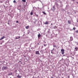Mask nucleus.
<instances>
[{
	"instance_id": "nucleus-1",
	"label": "nucleus",
	"mask_w": 78,
	"mask_h": 78,
	"mask_svg": "<svg viewBox=\"0 0 78 78\" xmlns=\"http://www.w3.org/2000/svg\"><path fill=\"white\" fill-rule=\"evenodd\" d=\"M8 69V66H3L2 67V70H7Z\"/></svg>"
},
{
	"instance_id": "nucleus-2",
	"label": "nucleus",
	"mask_w": 78,
	"mask_h": 78,
	"mask_svg": "<svg viewBox=\"0 0 78 78\" xmlns=\"http://www.w3.org/2000/svg\"><path fill=\"white\" fill-rule=\"evenodd\" d=\"M61 52L62 55H64V49H61Z\"/></svg>"
},
{
	"instance_id": "nucleus-3",
	"label": "nucleus",
	"mask_w": 78,
	"mask_h": 78,
	"mask_svg": "<svg viewBox=\"0 0 78 78\" xmlns=\"http://www.w3.org/2000/svg\"><path fill=\"white\" fill-rule=\"evenodd\" d=\"M51 10L53 11H54L55 10V5H53V7L51 8Z\"/></svg>"
},
{
	"instance_id": "nucleus-4",
	"label": "nucleus",
	"mask_w": 78,
	"mask_h": 78,
	"mask_svg": "<svg viewBox=\"0 0 78 78\" xmlns=\"http://www.w3.org/2000/svg\"><path fill=\"white\" fill-rule=\"evenodd\" d=\"M36 55H40L39 51H37L35 52Z\"/></svg>"
},
{
	"instance_id": "nucleus-5",
	"label": "nucleus",
	"mask_w": 78,
	"mask_h": 78,
	"mask_svg": "<svg viewBox=\"0 0 78 78\" xmlns=\"http://www.w3.org/2000/svg\"><path fill=\"white\" fill-rule=\"evenodd\" d=\"M17 77L18 78H22V76H20V75L19 74L17 76Z\"/></svg>"
},
{
	"instance_id": "nucleus-6",
	"label": "nucleus",
	"mask_w": 78,
	"mask_h": 78,
	"mask_svg": "<svg viewBox=\"0 0 78 78\" xmlns=\"http://www.w3.org/2000/svg\"><path fill=\"white\" fill-rule=\"evenodd\" d=\"M73 41V37H70V41Z\"/></svg>"
},
{
	"instance_id": "nucleus-7",
	"label": "nucleus",
	"mask_w": 78,
	"mask_h": 78,
	"mask_svg": "<svg viewBox=\"0 0 78 78\" xmlns=\"http://www.w3.org/2000/svg\"><path fill=\"white\" fill-rule=\"evenodd\" d=\"M5 38V36H3L0 39V41L1 40H2V39H3Z\"/></svg>"
},
{
	"instance_id": "nucleus-8",
	"label": "nucleus",
	"mask_w": 78,
	"mask_h": 78,
	"mask_svg": "<svg viewBox=\"0 0 78 78\" xmlns=\"http://www.w3.org/2000/svg\"><path fill=\"white\" fill-rule=\"evenodd\" d=\"M68 23L69 24H71V21L69 20L68 21Z\"/></svg>"
},
{
	"instance_id": "nucleus-9",
	"label": "nucleus",
	"mask_w": 78,
	"mask_h": 78,
	"mask_svg": "<svg viewBox=\"0 0 78 78\" xmlns=\"http://www.w3.org/2000/svg\"><path fill=\"white\" fill-rule=\"evenodd\" d=\"M44 24H45V25H48V22L46 21V22L44 23Z\"/></svg>"
},
{
	"instance_id": "nucleus-10",
	"label": "nucleus",
	"mask_w": 78,
	"mask_h": 78,
	"mask_svg": "<svg viewBox=\"0 0 78 78\" xmlns=\"http://www.w3.org/2000/svg\"><path fill=\"white\" fill-rule=\"evenodd\" d=\"M16 37L15 39H19V38H20V36H19V37Z\"/></svg>"
},
{
	"instance_id": "nucleus-11",
	"label": "nucleus",
	"mask_w": 78,
	"mask_h": 78,
	"mask_svg": "<svg viewBox=\"0 0 78 78\" xmlns=\"http://www.w3.org/2000/svg\"><path fill=\"white\" fill-rule=\"evenodd\" d=\"M55 5H56L57 7H58V6H59V5L58 4V3H55Z\"/></svg>"
},
{
	"instance_id": "nucleus-12",
	"label": "nucleus",
	"mask_w": 78,
	"mask_h": 78,
	"mask_svg": "<svg viewBox=\"0 0 78 78\" xmlns=\"http://www.w3.org/2000/svg\"><path fill=\"white\" fill-rule=\"evenodd\" d=\"M30 27H29V26H27L26 27V29H28Z\"/></svg>"
},
{
	"instance_id": "nucleus-13",
	"label": "nucleus",
	"mask_w": 78,
	"mask_h": 78,
	"mask_svg": "<svg viewBox=\"0 0 78 78\" xmlns=\"http://www.w3.org/2000/svg\"><path fill=\"white\" fill-rule=\"evenodd\" d=\"M9 75H12V73H11L9 74Z\"/></svg>"
},
{
	"instance_id": "nucleus-14",
	"label": "nucleus",
	"mask_w": 78,
	"mask_h": 78,
	"mask_svg": "<svg viewBox=\"0 0 78 78\" xmlns=\"http://www.w3.org/2000/svg\"><path fill=\"white\" fill-rule=\"evenodd\" d=\"M41 35L40 34H39L38 35V37H41Z\"/></svg>"
},
{
	"instance_id": "nucleus-15",
	"label": "nucleus",
	"mask_w": 78,
	"mask_h": 78,
	"mask_svg": "<svg viewBox=\"0 0 78 78\" xmlns=\"http://www.w3.org/2000/svg\"><path fill=\"white\" fill-rule=\"evenodd\" d=\"M42 12L43 14H44V15H45V14H46V13L44 12Z\"/></svg>"
},
{
	"instance_id": "nucleus-16",
	"label": "nucleus",
	"mask_w": 78,
	"mask_h": 78,
	"mask_svg": "<svg viewBox=\"0 0 78 78\" xmlns=\"http://www.w3.org/2000/svg\"><path fill=\"white\" fill-rule=\"evenodd\" d=\"M22 1L23 2H26V0H22Z\"/></svg>"
},
{
	"instance_id": "nucleus-17",
	"label": "nucleus",
	"mask_w": 78,
	"mask_h": 78,
	"mask_svg": "<svg viewBox=\"0 0 78 78\" xmlns=\"http://www.w3.org/2000/svg\"><path fill=\"white\" fill-rule=\"evenodd\" d=\"M30 15H33V12H30Z\"/></svg>"
},
{
	"instance_id": "nucleus-18",
	"label": "nucleus",
	"mask_w": 78,
	"mask_h": 78,
	"mask_svg": "<svg viewBox=\"0 0 78 78\" xmlns=\"http://www.w3.org/2000/svg\"><path fill=\"white\" fill-rule=\"evenodd\" d=\"M53 47L54 48H56V45H53Z\"/></svg>"
},
{
	"instance_id": "nucleus-19",
	"label": "nucleus",
	"mask_w": 78,
	"mask_h": 78,
	"mask_svg": "<svg viewBox=\"0 0 78 78\" xmlns=\"http://www.w3.org/2000/svg\"><path fill=\"white\" fill-rule=\"evenodd\" d=\"M54 29H56V26H55L54 27H53Z\"/></svg>"
},
{
	"instance_id": "nucleus-20",
	"label": "nucleus",
	"mask_w": 78,
	"mask_h": 78,
	"mask_svg": "<svg viewBox=\"0 0 78 78\" xmlns=\"http://www.w3.org/2000/svg\"><path fill=\"white\" fill-rule=\"evenodd\" d=\"M75 32H76V33H78V30H76V31H75Z\"/></svg>"
},
{
	"instance_id": "nucleus-21",
	"label": "nucleus",
	"mask_w": 78,
	"mask_h": 78,
	"mask_svg": "<svg viewBox=\"0 0 78 78\" xmlns=\"http://www.w3.org/2000/svg\"><path fill=\"white\" fill-rule=\"evenodd\" d=\"M13 3H16V0H14L13 1Z\"/></svg>"
},
{
	"instance_id": "nucleus-22",
	"label": "nucleus",
	"mask_w": 78,
	"mask_h": 78,
	"mask_svg": "<svg viewBox=\"0 0 78 78\" xmlns=\"http://www.w3.org/2000/svg\"><path fill=\"white\" fill-rule=\"evenodd\" d=\"M73 30H75V27L73 28Z\"/></svg>"
},
{
	"instance_id": "nucleus-23",
	"label": "nucleus",
	"mask_w": 78,
	"mask_h": 78,
	"mask_svg": "<svg viewBox=\"0 0 78 78\" xmlns=\"http://www.w3.org/2000/svg\"><path fill=\"white\" fill-rule=\"evenodd\" d=\"M76 57L78 58V55H76Z\"/></svg>"
},
{
	"instance_id": "nucleus-24",
	"label": "nucleus",
	"mask_w": 78,
	"mask_h": 78,
	"mask_svg": "<svg viewBox=\"0 0 78 78\" xmlns=\"http://www.w3.org/2000/svg\"><path fill=\"white\" fill-rule=\"evenodd\" d=\"M16 23H19V21H16Z\"/></svg>"
},
{
	"instance_id": "nucleus-25",
	"label": "nucleus",
	"mask_w": 78,
	"mask_h": 78,
	"mask_svg": "<svg viewBox=\"0 0 78 78\" xmlns=\"http://www.w3.org/2000/svg\"><path fill=\"white\" fill-rule=\"evenodd\" d=\"M35 15L37 17H38V15H37L36 14H35Z\"/></svg>"
},
{
	"instance_id": "nucleus-26",
	"label": "nucleus",
	"mask_w": 78,
	"mask_h": 78,
	"mask_svg": "<svg viewBox=\"0 0 78 78\" xmlns=\"http://www.w3.org/2000/svg\"><path fill=\"white\" fill-rule=\"evenodd\" d=\"M55 50V48H54L52 50H51V51H53V50Z\"/></svg>"
},
{
	"instance_id": "nucleus-27",
	"label": "nucleus",
	"mask_w": 78,
	"mask_h": 78,
	"mask_svg": "<svg viewBox=\"0 0 78 78\" xmlns=\"http://www.w3.org/2000/svg\"><path fill=\"white\" fill-rule=\"evenodd\" d=\"M48 33H50V31H48Z\"/></svg>"
},
{
	"instance_id": "nucleus-28",
	"label": "nucleus",
	"mask_w": 78,
	"mask_h": 78,
	"mask_svg": "<svg viewBox=\"0 0 78 78\" xmlns=\"http://www.w3.org/2000/svg\"><path fill=\"white\" fill-rule=\"evenodd\" d=\"M52 51H51V53H52V54H53V52H52Z\"/></svg>"
},
{
	"instance_id": "nucleus-29",
	"label": "nucleus",
	"mask_w": 78,
	"mask_h": 78,
	"mask_svg": "<svg viewBox=\"0 0 78 78\" xmlns=\"http://www.w3.org/2000/svg\"><path fill=\"white\" fill-rule=\"evenodd\" d=\"M68 78H70V76H68Z\"/></svg>"
},
{
	"instance_id": "nucleus-30",
	"label": "nucleus",
	"mask_w": 78,
	"mask_h": 78,
	"mask_svg": "<svg viewBox=\"0 0 78 78\" xmlns=\"http://www.w3.org/2000/svg\"><path fill=\"white\" fill-rule=\"evenodd\" d=\"M75 48V49H77V47H76V48Z\"/></svg>"
},
{
	"instance_id": "nucleus-31",
	"label": "nucleus",
	"mask_w": 78,
	"mask_h": 78,
	"mask_svg": "<svg viewBox=\"0 0 78 78\" xmlns=\"http://www.w3.org/2000/svg\"><path fill=\"white\" fill-rule=\"evenodd\" d=\"M60 3H62V2L60 1Z\"/></svg>"
},
{
	"instance_id": "nucleus-32",
	"label": "nucleus",
	"mask_w": 78,
	"mask_h": 78,
	"mask_svg": "<svg viewBox=\"0 0 78 78\" xmlns=\"http://www.w3.org/2000/svg\"><path fill=\"white\" fill-rule=\"evenodd\" d=\"M8 25H9V23H8Z\"/></svg>"
},
{
	"instance_id": "nucleus-33",
	"label": "nucleus",
	"mask_w": 78,
	"mask_h": 78,
	"mask_svg": "<svg viewBox=\"0 0 78 78\" xmlns=\"http://www.w3.org/2000/svg\"><path fill=\"white\" fill-rule=\"evenodd\" d=\"M37 0L35 2H34V3H35V2H37Z\"/></svg>"
},
{
	"instance_id": "nucleus-34",
	"label": "nucleus",
	"mask_w": 78,
	"mask_h": 78,
	"mask_svg": "<svg viewBox=\"0 0 78 78\" xmlns=\"http://www.w3.org/2000/svg\"><path fill=\"white\" fill-rule=\"evenodd\" d=\"M44 46H46V45L45 44H44Z\"/></svg>"
},
{
	"instance_id": "nucleus-35",
	"label": "nucleus",
	"mask_w": 78,
	"mask_h": 78,
	"mask_svg": "<svg viewBox=\"0 0 78 78\" xmlns=\"http://www.w3.org/2000/svg\"><path fill=\"white\" fill-rule=\"evenodd\" d=\"M51 25H53V24H52V23H51Z\"/></svg>"
},
{
	"instance_id": "nucleus-36",
	"label": "nucleus",
	"mask_w": 78,
	"mask_h": 78,
	"mask_svg": "<svg viewBox=\"0 0 78 78\" xmlns=\"http://www.w3.org/2000/svg\"><path fill=\"white\" fill-rule=\"evenodd\" d=\"M76 51H77V49H76Z\"/></svg>"
},
{
	"instance_id": "nucleus-37",
	"label": "nucleus",
	"mask_w": 78,
	"mask_h": 78,
	"mask_svg": "<svg viewBox=\"0 0 78 78\" xmlns=\"http://www.w3.org/2000/svg\"><path fill=\"white\" fill-rule=\"evenodd\" d=\"M75 43H76H76H76V42L75 41Z\"/></svg>"
},
{
	"instance_id": "nucleus-38",
	"label": "nucleus",
	"mask_w": 78,
	"mask_h": 78,
	"mask_svg": "<svg viewBox=\"0 0 78 78\" xmlns=\"http://www.w3.org/2000/svg\"><path fill=\"white\" fill-rule=\"evenodd\" d=\"M20 62H21V61H20Z\"/></svg>"
},
{
	"instance_id": "nucleus-39",
	"label": "nucleus",
	"mask_w": 78,
	"mask_h": 78,
	"mask_svg": "<svg viewBox=\"0 0 78 78\" xmlns=\"http://www.w3.org/2000/svg\"><path fill=\"white\" fill-rule=\"evenodd\" d=\"M48 9H49V8L48 7Z\"/></svg>"
},
{
	"instance_id": "nucleus-40",
	"label": "nucleus",
	"mask_w": 78,
	"mask_h": 78,
	"mask_svg": "<svg viewBox=\"0 0 78 78\" xmlns=\"http://www.w3.org/2000/svg\"><path fill=\"white\" fill-rule=\"evenodd\" d=\"M77 4H78V2H77Z\"/></svg>"
},
{
	"instance_id": "nucleus-41",
	"label": "nucleus",
	"mask_w": 78,
	"mask_h": 78,
	"mask_svg": "<svg viewBox=\"0 0 78 78\" xmlns=\"http://www.w3.org/2000/svg\"><path fill=\"white\" fill-rule=\"evenodd\" d=\"M10 78H11V77H10Z\"/></svg>"
},
{
	"instance_id": "nucleus-42",
	"label": "nucleus",
	"mask_w": 78,
	"mask_h": 78,
	"mask_svg": "<svg viewBox=\"0 0 78 78\" xmlns=\"http://www.w3.org/2000/svg\"><path fill=\"white\" fill-rule=\"evenodd\" d=\"M45 50H46V49H45Z\"/></svg>"
},
{
	"instance_id": "nucleus-43",
	"label": "nucleus",
	"mask_w": 78,
	"mask_h": 78,
	"mask_svg": "<svg viewBox=\"0 0 78 78\" xmlns=\"http://www.w3.org/2000/svg\"><path fill=\"white\" fill-rule=\"evenodd\" d=\"M33 78H34V76L33 77Z\"/></svg>"
},
{
	"instance_id": "nucleus-44",
	"label": "nucleus",
	"mask_w": 78,
	"mask_h": 78,
	"mask_svg": "<svg viewBox=\"0 0 78 78\" xmlns=\"http://www.w3.org/2000/svg\"><path fill=\"white\" fill-rule=\"evenodd\" d=\"M16 71V70L15 71Z\"/></svg>"
},
{
	"instance_id": "nucleus-45",
	"label": "nucleus",
	"mask_w": 78,
	"mask_h": 78,
	"mask_svg": "<svg viewBox=\"0 0 78 78\" xmlns=\"http://www.w3.org/2000/svg\"><path fill=\"white\" fill-rule=\"evenodd\" d=\"M73 1H74V0H73Z\"/></svg>"
},
{
	"instance_id": "nucleus-46",
	"label": "nucleus",
	"mask_w": 78,
	"mask_h": 78,
	"mask_svg": "<svg viewBox=\"0 0 78 78\" xmlns=\"http://www.w3.org/2000/svg\"><path fill=\"white\" fill-rule=\"evenodd\" d=\"M73 1H74V0H73Z\"/></svg>"
},
{
	"instance_id": "nucleus-47",
	"label": "nucleus",
	"mask_w": 78,
	"mask_h": 78,
	"mask_svg": "<svg viewBox=\"0 0 78 78\" xmlns=\"http://www.w3.org/2000/svg\"><path fill=\"white\" fill-rule=\"evenodd\" d=\"M77 22H78V21H77Z\"/></svg>"
}]
</instances>
